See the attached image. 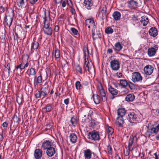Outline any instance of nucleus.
Wrapping results in <instances>:
<instances>
[{
  "label": "nucleus",
  "mask_w": 159,
  "mask_h": 159,
  "mask_svg": "<svg viewBox=\"0 0 159 159\" xmlns=\"http://www.w3.org/2000/svg\"><path fill=\"white\" fill-rule=\"evenodd\" d=\"M83 51L85 58L84 66V68L86 71L87 70L89 72V67L88 66L89 61L88 58V57L89 56V51L88 48L87 46L85 47L84 48Z\"/></svg>",
  "instance_id": "obj_1"
},
{
  "label": "nucleus",
  "mask_w": 159,
  "mask_h": 159,
  "mask_svg": "<svg viewBox=\"0 0 159 159\" xmlns=\"http://www.w3.org/2000/svg\"><path fill=\"white\" fill-rule=\"evenodd\" d=\"M43 30L44 33L48 35H51L52 34V29L50 22H43Z\"/></svg>",
  "instance_id": "obj_2"
},
{
  "label": "nucleus",
  "mask_w": 159,
  "mask_h": 159,
  "mask_svg": "<svg viewBox=\"0 0 159 159\" xmlns=\"http://www.w3.org/2000/svg\"><path fill=\"white\" fill-rule=\"evenodd\" d=\"M98 89L99 94L101 96L102 101L104 102L106 101L107 100L106 92L101 83L98 84Z\"/></svg>",
  "instance_id": "obj_3"
},
{
  "label": "nucleus",
  "mask_w": 159,
  "mask_h": 159,
  "mask_svg": "<svg viewBox=\"0 0 159 159\" xmlns=\"http://www.w3.org/2000/svg\"><path fill=\"white\" fill-rule=\"evenodd\" d=\"M88 138L91 140L95 141L100 139L98 133L95 130L89 132L88 134Z\"/></svg>",
  "instance_id": "obj_4"
},
{
  "label": "nucleus",
  "mask_w": 159,
  "mask_h": 159,
  "mask_svg": "<svg viewBox=\"0 0 159 159\" xmlns=\"http://www.w3.org/2000/svg\"><path fill=\"white\" fill-rule=\"evenodd\" d=\"M159 130V124L155 127H148V129L146 133V135L148 137H150L153 133L156 134Z\"/></svg>",
  "instance_id": "obj_5"
},
{
  "label": "nucleus",
  "mask_w": 159,
  "mask_h": 159,
  "mask_svg": "<svg viewBox=\"0 0 159 159\" xmlns=\"http://www.w3.org/2000/svg\"><path fill=\"white\" fill-rule=\"evenodd\" d=\"M142 79V77L139 72H134L132 73V80L134 82H141Z\"/></svg>",
  "instance_id": "obj_6"
},
{
  "label": "nucleus",
  "mask_w": 159,
  "mask_h": 159,
  "mask_svg": "<svg viewBox=\"0 0 159 159\" xmlns=\"http://www.w3.org/2000/svg\"><path fill=\"white\" fill-rule=\"evenodd\" d=\"M158 46L155 45L153 47L150 48L148 49L147 53L148 56L150 57L154 56L158 49Z\"/></svg>",
  "instance_id": "obj_7"
},
{
  "label": "nucleus",
  "mask_w": 159,
  "mask_h": 159,
  "mask_svg": "<svg viewBox=\"0 0 159 159\" xmlns=\"http://www.w3.org/2000/svg\"><path fill=\"white\" fill-rule=\"evenodd\" d=\"M111 67L113 70H118L120 68L119 61L117 60H114L110 62Z\"/></svg>",
  "instance_id": "obj_8"
},
{
  "label": "nucleus",
  "mask_w": 159,
  "mask_h": 159,
  "mask_svg": "<svg viewBox=\"0 0 159 159\" xmlns=\"http://www.w3.org/2000/svg\"><path fill=\"white\" fill-rule=\"evenodd\" d=\"M47 95V92L46 90L43 87H42L40 91H38L35 95L36 98H39L42 97L44 98Z\"/></svg>",
  "instance_id": "obj_9"
},
{
  "label": "nucleus",
  "mask_w": 159,
  "mask_h": 159,
  "mask_svg": "<svg viewBox=\"0 0 159 159\" xmlns=\"http://www.w3.org/2000/svg\"><path fill=\"white\" fill-rule=\"evenodd\" d=\"M153 69V67L152 65H148L144 67L143 70L145 74L150 75L152 73Z\"/></svg>",
  "instance_id": "obj_10"
},
{
  "label": "nucleus",
  "mask_w": 159,
  "mask_h": 159,
  "mask_svg": "<svg viewBox=\"0 0 159 159\" xmlns=\"http://www.w3.org/2000/svg\"><path fill=\"white\" fill-rule=\"evenodd\" d=\"M13 20V16L12 15H7L4 19L5 23L7 26L10 27L12 24Z\"/></svg>",
  "instance_id": "obj_11"
},
{
  "label": "nucleus",
  "mask_w": 159,
  "mask_h": 159,
  "mask_svg": "<svg viewBox=\"0 0 159 159\" xmlns=\"http://www.w3.org/2000/svg\"><path fill=\"white\" fill-rule=\"evenodd\" d=\"M44 22H49L51 20L50 14L49 11L45 9L44 11V16L43 17Z\"/></svg>",
  "instance_id": "obj_12"
},
{
  "label": "nucleus",
  "mask_w": 159,
  "mask_h": 159,
  "mask_svg": "<svg viewBox=\"0 0 159 159\" xmlns=\"http://www.w3.org/2000/svg\"><path fill=\"white\" fill-rule=\"evenodd\" d=\"M83 114L84 117H86L87 115L88 116H91L93 114V111L89 108L85 107L83 108Z\"/></svg>",
  "instance_id": "obj_13"
},
{
  "label": "nucleus",
  "mask_w": 159,
  "mask_h": 159,
  "mask_svg": "<svg viewBox=\"0 0 159 159\" xmlns=\"http://www.w3.org/2000/svg\"><path fill=\"white\" fill-rule=\"evenodd\" d=\"M129 7L131 9H135L137 7L138 2L134 0H130L127 2Z\"/></svg>",
  "instance_id": "obj_14"
},
{
  "label": "nucleus",
  "mask_w": 159,
  "mask_h": 159,
  "mask_svg": "<svg viewBox=\"0 0 159 159\" xmlns=\"http://www.w3.org/2000/svg\"><path fill=\"white\" fill-rule=\"evenodd\" d=\"M128 116L127 119L131 123H134L137 118L136 115L134 112L130 113L128 114Z\"/></svg>",
  "instance_id": "obj_15"
},
{
  "label": "nucleus",
  "mask_w": 159,
  "mask_h": 159,
  "mask_svg": "<svg viewBox=\"0 0 159 159\" xmlns=\"http://www.w3.org/2000/svg\"><path fill=\"white\" fill-rule=\"evenodd\" d=\"M42 151L40 149H37L34 151V156L36 159H40L42 155Z\"/></svg>",
  "instance_id": "obj_16"
},
{
  "label": "nucleus",
  "mask_w": 159,
  "mask_h": 159,
  "mask_svg": "<svg viewBox=\"0 0 159 159\" xmlns=\"http://www.w3.org/2000/svg\"><path fill=\"white\" fill-rule=\"evenodd\" d=\"M109 91L112 96L110 97V99H113L115 98L114 95H116L118 93V91L111 86L109 88Z\"/></svg>",
  "instance_id": "obj_17"
},
{
  "label": "nucleus",
  "mask_w": 159,
  "mask_h": 159,
  "mask_svg": "<svg viewBox=\"0 0 159 159\" xmlns=\"http://www.w3.org/2000/svg\"><path fill=\"white\" fill-rule=\"evenodd\" d=\"M55 152V148L51 147L47 149L46 153L48 156L51 157L53 156Z\"/></svg>",
  "instance_id": "obj_18"
},
{
  "label": "nucleus",
  "mask_w": 159,
  "mask_h": 159,
  "mask_svg": "<svg viewBox=\"0 0 159 159\" xmlns=\"http://www.w3.org/2000/svg\"><path fill=\"white\" fill-rule=\"evenodd\" d=\"M85 23L86 25L88 26L89 28H90V27H95V25L93 20L91 19H88L85 20Z\"/></svg>",
  "instance_id": "obj_19"
},
{
  "label": "nucleus",
  "mask_w": 159,
  "mask_h": 159,
  "mask_svg": "<svg viewBox=\"0 0 159 159\" xmlns=\"http://www.w3.org/2000/svg\"><path fill=\"white\" fill-rule=\"evenodd\" d=\"M149 33L150 36L152 37H155L157 35V30L155 27H152L151 28Z\"/></svg>",
  "instance_id": "obj_20"
},
{
  "label": "nucleus",
  "mask_w": 159,
  "mask_h": 159,
  "mask_svg": "<svg viewBox=\"0 0 159 159\" xmlns=\"http://www.w3.org/2000/svg\"><path fill=\"white\" fill-rule=\"evenodd\" d=\"M84 155L85 159H90L92 157V152L89 149L84 151Z\"/></svg>",
  "instance_id": "obj_21"
},
{
  "label": "nucleus",
  "mask_w": 159,
  "mask_h": 159,
  "mask_svg": "<svg viewBox=\"0 0 159 159\" xmlns=\"http://www.w3.org/2000/svg\"><path fill=\"white\" fill-rule=\"evenodd\" d=\"M148 22V18L147 16H144L141 17L140 22L143 26H146Z\"/></svg>",
  "instance_id": "obj_22"
},
{
  "label": "nucleus",
  "mask_w": 159,
  "mask_h": 159,
  "mask_svg": "<svg viewBox=\"0 0 159 159\" xmlns=\"http://www.w3.org/2000/svg\"><path fill=\"white\" fill-rule=\"evenodd\" d=\"M51 143L49 141H45L42 143V147L44 150L48 149L51 147Z\"/></svg>",
  "instance_id": "obj_23"
},
{
  "label": "nucleus",
  "mask_w": 159,
  "mask_h": 159,
  "mask_svg": "<svg viewBox=\"0 0 159 159\" xmlns=\"http://www.w3.org/2000/svg\"><path fill=\"white\" fill-rule=\"evenodd\" d=\"M124 120H123L122 117L118 116L116 118V123L119 127H122L123 124H124Z\"/></svg>",
  "instance_id": "obj_24"
},
{
  "label": "nucleus",
  "mask_w": 159,
  "mask_h": 159,
  "mask_svg": "<svg viewBox=\"0 0 159 159\" xmlns=\"http://www.w3.org/2000/svg\"><path fill=\"white\" fill-rule=\"evenodd\" d=\"M42 77L41 75L39 76L37 78L35 77L34 78V86L36 87L37 85H38V84H40L42 83Z\"/></svg>",
  "instance_id": "obj_25"
},
{
  "label": "nucleus",
  "mask_w": 159,
  "mask_h": 159,
  "mask_svg": "<svg viewBox=\"0 0 159 159\" xmlns=\"http://www.w3.org/2000/svg\"><path fill=\"white\" fill-rule=\"evenodd\" d=\"M84 3L85 6L88 9H89L90 7L93 5L92 0H84Z\"/></svg>",
  "instance_id": "obj_26"
},
{
  "label": "nucleus",
  "mask_w": 159,
  "mask_h": 159,
  "mask_svg": "<svg viewBox=\"0 0 159 159\" xmlns=\"http://www.w3.org/2000/svg\"><path fill=\"white\" fill-rule=\"evenodd\" d=\"M39 46V44L38 42L34 41L32 43V45L31 48V52H33L34 50L37 49Z\"/></svg>",
  "instance_id": "obj_27"
},
{
  "label": "nucleus",
  "mask_w": 159,
  "mask_h": 159,
  "mask_svg": "<svg viewBox=\"0 0 159 159\" xmlns=\"http://www.w3.org/2000/svg\"><path fill=\"white\" fill-rule=\"evenodd\" d=\"M126 113V110L124 108H119L117 110V114L118 116L122 117L125 115Z\"/></svg>",
  "instance_id": "obj_28"
},
{
  "label": "nucleus",
  "mask_w": 159,
  "mask_h": 159,
  "mask_svg": "<svg viewBox=\"0 0 159 159\" xmlns=\"http://www.w3.org/2000/svg\"><path fill=\"white\" fill-rule=\"evenodd\" d=\"M121 16V15L120 13L117 11H116L114 12L112 15V16L114 19L116 20H119Z\"/></svg>",
  "instance_id": "obj_29"
},
{
  "label": "nucleus",
  "mask_w": 159,
  "mask_h": 159,
  "mask_svg": "<svg viewBox=\"0 0 159 159\" xmlns=\"http://www.w3.org/2000/svg\"><path fill=\"white\" fill-rule=\"evenodd\" d=\"M77 140V137L76 135L74 133H71L70 134V140L73 143L76 142Z\"/></svg>",
  "instance_id": "obj_30"
},
{
  "label": "nucleus",
  "mask_w": 159,
  "mask_h": 159,
  "mask_svg": "<svg viewBox=\"0 0 159 159\" xmlns=\"http://www.w3.org/2000/svg\"><path fill=\"white\" fill-rule=\"evenodd\" d=\"M135 139V140L137 139V138L135 136H132L130 137V139L129 141L128 145V147L129 148H132V145L133 144L134 141Z\"/></svg>",
  "instance_id": "obj_31"
},
{
  "label": "nucleus",
  "mask_w": 159,
  "mask_h": 159,
  "mask_svg": "<svg viewBox=\"0 0 159 159\" xmlns=\"http://www.w3.org/2000/svg\"><path fill=\"white\" fill-rule=\"evenodd\" d=\"M93 101L96 104H99L100 101V97L99 96L98 94H96V95H94L93 94Z\"/></svg>",
  "instance_id": "obj_32"
},
{
  "label": "nucleus",
  "mask_w": 159,
  "mask_h": 159,
  "mask_svg": "<svg viewBox=\"0 0 159 159\" xmlns=\"http://www.w3.org/2000/svg\"><path fill=\"white\" fill-rule=\"evenodd\" d=\"M27 0H18L17 2V5L19 7L22 8L25 5V2Z\"/></svg>",
  "instance_id": "obj_33"
},
{
  "label": "nucleus",
  "mask_w": 159,
  "mask_h": 159,
  "mask_svg": "<svg viewBox=\"0 0 159 159\" xmlns=\"http://www.w3.org/2000/svg\"><path fill=\"white\" fill-rule=\"evenodd\" d=\"M119 85L122 88H125L127 85L128 83L125 80H120Z\"/></svg>",
  "instance_id": "obj_34"
},
{
  "label": "nucleus",
  "mask_w": 159,
  "mask_h": 159,
  "mask_svg": "<svg viewBox=\"0 0 159 159\" xmlns=\"http://www.w3.org/2000/svg\"><path fill=\"white\" fill-rule=\"evenodd\" d=\"M134 99V95L129 94L125 98L126 101L128 102L132 101Z\"/></svg>",
  "instance_id": "obj_35"
},
{
  "label": "nucleus",
  "mask_w": 159,
  "mask_h": 159,
  "mask_svg": "<svg viewBox=\"0 0 159 159\" xmlns=\"http://www.w3.org/2000/svg\"><path fill=\"white\" fill-rule=\"evenodd\" d=\"M122 48V46L120 43L118 42L115 44L114 49L115 50L119 51Z\"/></svg>",
  "instance_id": "obj_36"
},
{
  "label": "nucleus",
  "mask_w": 159,
  "mask_h": 159,
  "mask_svg": "<svg viewBox=\"0 0 159 159\" xmlns=\"http://www.w3.org/2000/svg\"><path fill=\"white\" fill-rule=\"evenodd\" d=\"M77 120L76 117L73 116L72 117L70 120V122L71 124L74 126H75L77 123Z\"/></svg>",
  "instance_id": "obj_37"
},
{
  "label": "nucleus",
  "mask_w": 159,
  "mask_h": 159,
  "mask_svg": "<svg viewBox=\"0 0 159 159\" xmlns=\"http://www.w3.org/2000/svg\"><path fill=\"white\" fill-rule=\"evenodd\" d=\"M55 57L56 59L59 58L60 56V51L57 48H56L54 50Z\"/></svg>",
  "instance_id": "obj_38"
},
{
  "label": "nucleus",
  "mask_w": 159,
  "mask_h": 159,
  "mask_svg": "<svg viewBox=\"0 0 159 159\" xmlns=\"http://www.w3.org/2000/svg\"><path fill=\"white\" fill-rule=\"evenodd\" d=\"M52 108V106L50 104H47L44 108L43 109L45 110L46 112H49L51 110Z\"/></svg>",
  "instance_id": "obj_39"
},
{
  "label": "nucleus",
  "mask_w": 159,
  "mask_h": 159,
  "mask_svg": "<svg viewBox=\"0 0 159 159\" xmlns=\"http://www.w3.org/2000/svg\"><path fill=\"white\" fill-rule=\"evenodd\" d=\"M107 7L105 5L102 8L101 10V12L102 13V16L103 17H106L107 16Z\"/></svg>",
  "instance_id": "obj_40"
},
{
  "label": "nucleus",
  "mask_w": 159,
  "mask_h": 159,
  "mask_svg": "<svg viewBox=\"0 0 159 159\" xmlns=\"http://www.w3.org/2000/svg\"><path fill=\"white\" fill-rule=\"evenodd\" d=\"M105 32L107 34H111L113 32V30L111 27H108L106 29Z\"/></svg>",
  "instance_id": "obj_41"
},
{
  "label": "nucleus",
  "mask_w": 159,
  "mask_h": 159,
  "mask_svg": "<svg viewBox=\"0 0 159 159\" xmlns=\"http://www.w3.org/2000/svg\"><path fill=\"white\" fill-rule=\"evenodd\" d=\"M100 35V33H97V34H95L94 32L92 31V35L93 40L94 41L95 39H100L101 37L99 36Z\"/></svg>",
  "instance_id": "obj_42"
},
{
  "label": "nucleus",
  "mask_w": 159,
  "mask_h": 159,
  "mask_svg": "<svg viewBox=\"0 0 159 159\" xmlns=\"http://www.w3.org/2000/svg\"><path fill=\"white\" fill-rule=\"evenodd\" d=\"M29 71V75H34L35 74V70L34 69L31 68L28 71Z\"/></svg>",
  "instance_id": "obj_43"
},
{
  "label": "nucleus",
  "mask_w": 159,
  "mask_h": 159,
  "mask_svg": "<svg viewBox=\"0 0 159 159\" xmlns=\"http://www.w3.org/2000/svg\"><path fill=\"white\" fill-rule=\"evenodd\" d=\"M23 98L22 97L17 96L16 98V100L18 104L20 105L22 104Z\"/></svg>",
  "instance_id": "obj_44"
},
{
  "label": "nucleus",
  "mask_w": 159,
  "mask_h": 159,
  "mask_svg": "<svg viewBox=\"0 0 159 159\" xmlns=\"http://www.w3.org/2000/svg\"><path fill=\"white\" fill-rule=\"evenodd\" d=\"M24 63H22L20 64L17 65V66H16L15 69H18L19 68L20 70H22L24 69Z\"/></svg>",
  "instance_id": "obj_45"
},
{
  "label": "nucleus",
  "mask_w": 159,
  "mask_h": 159,
  "mask_svg": "<svg viewBox=\"0 0 159 159\" xmlns=\"http://www.w3.org/2000/svg\"><path fill=\"white\" fill-rule=\"evenodd\" d=\"M107 131L108 134L111 135L114 132V129L112 127H109L108 128Z\"/></svg>",
  "instance_id": "obj_46"
},
{
  "label": "nucleus",
  "mask_w": 159,
  "mask_h": 159,
  "mask_svg": "<svg viewBox=\"0 0 159 159\" xmlns=\"http://www.w3.org/2000/svg\"><path fill=\"white\" fill-rule=\"evenodd\" d=\"M75 85L76 89L78 90L80 89H81V87H82L80 82L79 81H77L76 82Z\"/></svg>",
  "instance_id": "obj_47"
},
{
  "label": "nucleus",
  "mask_w": 159,
  "mask_h": 159,
  "mask_svg": "<svg viewBox=\"0 0 159 159\" xmlns=\"http://www.w3.org/2000/svg\"><path fill=\"white\" fill-rule=\"evenodd\" d=\"M130 88V89H135V87L134 86V84L132 83L131 82H129L128 83V85H127Z\"/></svg>",
  "instance_id": "obj_48"
},
{
  "label": "nucleus",
  "mask_w": 159,
  "mask_h": 159,
  "mask_svg": "<svg viewBox=\"0 0 159 159\" xmlns=\"http://www.w3.org/2000/svg\"><path fill=\"white\" fill-rule=\"evenodd\" d=\"M70 30L74 34L77 35L79 34L78 31L75 28H72L70 29Z\"/></svg>",
  "instance_id": "obj_49"
},
{
  "label": "nucleus",
  "mask_w": 159,
  "mask_h": 159,
  "mask_svg": "<svg viewBox=\"0 0 159 159\" xmlns=\"http://www.w3.org/2000/svg\"><path fill=\"white\" fill-rule=\"evenodd\" d=\"M76 69L79 72L81 73H82V68L79 65L76 66Z\"/></svg>",
  "instance_id": "obj_50"
},
{
  "label": "nucleus",
  "mask_w": 159,
  "mask_h": 159,
  "mask_svg": "<svg viewBox=\"0 0 159 159\" xmlns=\"http://www.w3.org/2000/svg\"><path fill=\"white\" fill-rule=\"evenodd\" d=\"M67 5L69 6L70 7H73V4L70 0H66Z\"/></svg>",
  "instance_id": "obj_51"
},
{
  "label": "nucleus",
  "mask_w": 159,
  "mask_h": 159,
  "mask_svg": "<svg viewBox=\"0 0 159 159\" xmlns=\"http://www.w3.org/2000/svg\"><path fill=\"white\" fill-rule=\"evenodd\" d=\"M128 148V149L126 151L124 152V154L125 156H128L129 155L130 151V148H129V147Z\"/></svg>",
  "instance_id": "obj_52"
},
{
  "label": "nucleus",
  "mask_w": 159,
  "mask_h": 159,
  "mask_svg": "<svg viewBox=\"0 0 159 159\" xmlns=\"http://www.w3.org/2000/svg\"><path fill=\"white\" fill-rule=\"evenodd\" d=\"M107 150H108V152L109 154H111L112 153H111L112 148L111 146H108L107 147Z\"/></svg>",
  "instance_id": "obj_53"
},
{
  "label": "nucleus",
  "mask_w": 159,
  "mask_h": 159,
  "mask_svg": "<svg viewBox=\"0 0 159 159\" xmlns=\"http://www.w3.org/2000/svg\"><path fill=\"white\" fill-rule=\"evenodd\" d=\"M7 68L8 69V73H9L10 71V65L9 63H8L7 64Z\"/></svg>",
  "instance_id": "obj_54"
},
{
  "label": "nucleus",
  "mask_w": 159,
  "mask_h": 159,
  "mask_svg": "<svg viewBox=\"0 0 159 159\" xmlns=\"http://www.w3.org/2000/svg\"><path fill=\"white\" fill-rule=\"evenodd\" d=\"M38 0H30V3L32 4L33 5Z\"/></svg>",
  "instance_id": "obj_55"
},
{
  "label": "nucleus",
  "mask_w": 159,
  "mask_h": 159,
  "mask_svg": "<svg viewBox=\"0 0 159 159\" xmlns=\"http://www.w3.org/2000/svg\"><path fill=\"white\" fill-rule=\"evenodd\" d=\"M70 8H71L70 11L72 13V14H75V9H74L73 8V7H70Z\"/></svg>",
  "instance_id": "obj_56"
},
{
  "label": "nucleus",
  "mask_w": 159,
  "mask_h": 159,
  "mask_svg": "<svg viewBox=\"0 0 159 159\" xmlns=\"http://www.w3.org/2000/svg\"><path fill=\"white\" fill-rule=\"evenodd\" d=\"M64 102L66 105L68 104L69 103V99L67 98L65 99L64 101Z\"/></svg>",
  "instance_id": "obj_57"
},
{
  "label": "nucleus",
  "mask_w": 159,
  "mask_h": 159,
  "mask_svg": "<svg viewBox=\"0 0 159 159\" xmlns=\"http://www.w3.org/2000/svg\"><path fill=\"white\" fill-rule=\"evenodd\" d=\"M66 2H67L66 1H64L62 2V6L63 7H66Z\"/></svg>",
  "instance_id": "obj_58"
},
{
  "label": "nucleus",
  "mask_w": 159,
  "mask_h": 159,
  "mask_svg": "<svg viewBox=\"0 0 159 159\" xmlns=\"http://www.w3.org/2000/svg\"><path fill=\"white\" fill-rule=\"evenodd\" d=\"M2 125L4 127H7V122H5L2 124Z\"/></svg>",
  "instance_id": "obj_59"
},
{
  "label": "nucleus",
  "mask_w": 159,
  "mask_h": 159,
  "mask_svg": "<svg viewBox=\"0 0 159 159\" xmlns=\"http://www.w3.org/2000/svg\"><path fill=\"white\" fill-rule=\"evenodd\" d=\"M54 30L56 32H58L59 30V27L58 25H56L54 28Z\"/></svg>",
  "instance_id": "obj_60"
},
{
  "label": "nucleus",
  "mask_w": 159,
  "mask_h": 159,
  "mask_svg": "<svg viewBox=\"0 0 159 159\" xmlns=\"http://www.w3.org/2000/svg\"><path fill=\"white\" fill-rule=\"evenodd\" d=\"M43 86H45V87L43 88L45 89L46 90L47 88H48V85L47 82H45L44 85H43Z\"/></svg>",
  "instance_id": "obj_61"
},
{
  "label": "nucleus",
  "mask_w": 159,
  "mask_h": 159,
  "mask_svg": "<svg viewBox=\"0 0 159 159\" xmlns=\"http://www.w3.org/2000/svg\"><path fill=\"white\" fill-rule=\"evenodd\" d=\"M116 75L119 78H120L122 76V74L120 73H117Z\"/></svg>",
  "instance_id": "obj_62"
},
{
  "label": "nucleus",
  "mask_w": 159,
  "mask_h": 159,
  "mask_svg": "<svg viewBox=\"0 0 159 159\" xmlns=\"http://www.w3.org/2000/svg\"><path fill=\"white\" fill-rule=\"evenodd\" d=\"M83 85L87 86L88 85V83L87 81H84L83 83Z\"/></svg>",
  "instance_id": "obj_63"
},
{
  "label": "nucleus",
  "mask_w": 159,
  "mask_h": 159,
  "mask_svg": "<svg viewBox=\"0 0 159 159\" xmlns=\"http://www.w3.org/2000/svg\"><path fill=\"white\" fill-rule=\"evenodd\" d=\"M107 52L109 53H112V50L111 49H108L107 50Z\"/></svg>",
  "instance_id": "obj_64"
}]
</instances>
